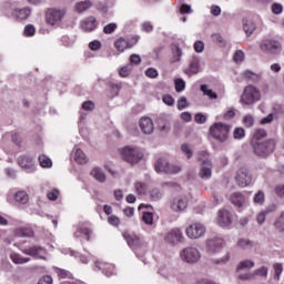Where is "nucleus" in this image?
Instances as JSON below:
<instances>
[{"mask_svg": "<svg viewBox=\"0 0 284 284\" xmlns=\"http://www.w3.org/2000/svg\"><path fill=\"white\" fill-rule=\"evenodd\" d=\"M31 12L32 11L30 10V8H22V9H17L14 14L17 19H20L21 21H23L24 19H28L30 17Z\"/></svg>", "mask_w": 284, "mask_h": 284, "instance_id": "nucleus-30", "label": "nucleus"}, {"mask_svg": "<svg viewBox=\"0 0 284 284\" xmlns=\"http://www.w3.org/2000/svg\"><path fill=\"white\" fill-rule=\"evenodd\" d=\"M36 33H37V29L34 28V26L28 24L24 27V31H23L24 37H34Z\"/></svg>", "mask_w": 284, "mask_h": 284, "instance_id": "nucleus-44", "label": "nucleus"}, {"mask_svg": "<svg viewBox=\"0 0 284 284\" xmlns=\"http://www.w3.org/2000/svg\"><path fill=\"white\" fill-rule=\"evenodd\" d=\"M82 110H85L87 112H92V110H94V102H92V101L83 102Z\"/></svg>", "mask_w": 284, "mask_h": 284, "instance_id": "nucleus-57", "label": "nucleus"}, {"mask_svg": "<svg viewBox=\"0 0 284 284\" xmlns=\"http://www.w3.org/2000/svg\"><path fill=\"white\" fill-rule=\"evenodd\" d=\"M276 227L284 230V213L280 216L278 221L275 223Z\"/></svg>", "mask_w": 284, "mask_h": 284, "instance_id": "nucleus-64", "label": "nucleus"}, {"mask_svg": "<svg viewBox=\"0 0 284 284\" xmlns=\"http://www.w3.org/2000/svg\"><path fill=\"white\" fill-rule=\"evenodd\" d=\"M114 45L116 48V50H119V52H125V50H128V48H132V44H130V41L120 38L114 42Z\"/></svg>", "mask_w": 284, "mask_h": 284, "instance_id": "nucleus-24", "label": "nucleus"}, {"mask_svg": "<svg viewBox=\"0 0 284 284\" xmlns=\"http://www.w3.org/2000/svg\"><path fill=\"white\" fill-rule=\"evenodd\" d=\"M200 90L205 97H209V99H219V94H216V92H213L212 89H209L207 84H202L200 87Z\"/></svg>", "mask_w": 284, "mask_h": 284, "instance_id": "nucleus-32", "label": "nucleus"}, {"mask_svg": "<svg viewBox=\"0 0 284 284\" xmlns=\"http://www.w3.org/2000/svg\"><path fill=\"white\" fill-rule=\"evenodd\" d=\"M143 223L146 225H153L154 224V214L152 212H144L142 216Z\"/></svg>", "mask_w": 284, "mask_h": 284, "instance_id": "nucleus-35", "label": "nucleus"}, {"mask_svg": "<svg viewBox=\"0 0 284 284\" xmlns=\"http://www.w3.org/2000/svg\"><path fill=\"white\" fill-rule=\"evenodd\" d=\"M264 202H265V193H263L262 191H258L253 197V203H255V205H263Z\"/></svg>", "mask_w": 284, "mask_h": 284, "instance_id": "nucleus-37", "label": "nucleus"}, {"mask_svg": "<svg viewBox=\"0 0 284 284\" xmlns=\"http://www.w3.org/2000/svg\"><path fill=\"white\" fill-rule=\"evenodd\" d=\"M205 232H206L205 225H203L201 222H195L189 225L185 230L186 236L193 240L205 236Z\"/></svg>", "mask_w": 284, "mask_h": 284, "instance_id": "nucleus-8", "label": "nucleus"}, {"mask_svg": "<svg viewBox=\"0 0 284 284\" xmlns=\"http://www.w3.org/2000/svg\"><path fill=\"white\" fill-rule=\"evenodd\" d=\"M55 274L59 276V278H72V273H70L67 270L59 268L57 266L53 267Z\"/></svg>", "mask_w": 284, "mask_h": 284, "instance_id": "nucleus-34", "label": "nucleus"}, {"mask_svg": "<svg viewBox=\"0 0 284 284\" xmlns=\"http://www.w3.org/2000/svg\"><path fill=\"white\" fill-rule=\"evenodd\" d=\"M74 161L79 165H85L88 163V155L81 149H77L74 153Z\"/></svg>", "mask_w": 284, "mask_h": 284, "instance_id": "nucleus-26", "label": "nucleus"}, {"mask_svg": "<svg viewBox=\"0 0 284 284\" xmlns=\"http://www.w3.org/2000/svg\"><path fill=\"white\" fill-rule=\"evenodd\" d=\"M181 57H183V51L181 50V48L175 47L173 49V63L181 61Z\"/></svg>", "mask_w": 284, "mask_h": 284, "instance_id": "nucleus-47", "label": "nucleus"}, {"mask_svg": "<svg viewBox=\"0 0 284 284\" xmlns=\"http://www.w3.org/2000/svg\"><path fill=\"white\" fill-rule=\"evenodd\" d=\"M282 49L281 42L274 39L265 38L260 43V50L268 54H278Z\"/></svg>", "mask_w": 284, "mask_h": 284, "instance_id": "nucleus-6", "label": "nucleus"}, {"mask_svg": "<svg viewBox=\"0 0 284 284\" xmlns=\"http://www.w3.org/2000/svg\"><path fill=\"white\" fill-rule=\"evenodd\" d=\"M201 59L199 57H193L189 64V68L184 70V72L192 77V74H199L201 72Z\"/></svg>", "mask_w": 284, "mask_h": 284, "instance_id": "nucleus-16", "label": "nucleus"}, {"mask_svg": "<svg viewBox=\"0 0 284 284\" xmlns=\"http://www.w3.org/2000/svg\"><path fill=\"white\" fill-rule=\"evenodd\" d=\"M97 26H99V22H97L94 17H89L81 22V28L85 32H92V30L97 29Z\"/></svg>", "mask_w": 284, "mask_h": 284, "instance_id": "nucleus-20", "label": "nucleus"}, {"mask_svg": "<svg viewBox=\"0 0 284 284\" xmlns=\"http://www.w3.org/2000/svg\"><path fill=\"white\" fill-rule=\"evenodd\" d=\"M2 141H11V143H17L18 141H21V138L14 132H8L2 136Z\"/></svg>", "mask_w": 284, "mask_h": 284, "instance_id": "nucleus-33", "label": "nucleus"}, {"mask_svg": "<svg viewBox=\"0 0 284 284\" xmlns=\"http://www.w3.org/2000/svg\"><path fill=\"white\" fill-rule=\"evenodd\" d=\"M65 17V9H48L45 13V21L49 26H61V21Z\"/></svg>", "mask_w": 284, "mask_h": 284, "instance_id": "nucleus-5", "label": "nucleus"}, {"mask_svg": "<svg viewBox=\"0 0 284 284\" xmlns=\"http://www.w3.org/2000/svg\"><path fill=\"white\" fill-rule=\"evenodd\" d=\"M93 3L90 0L78 2L75 6L77 12H85L87 10H90L92 8Z\"/></svg>", "mask_w": 284, "mask_h": 284, "instance_id": "nucleus-28", "label": "nucleus"}, {"mask_svg": "<svg viewBox=\"0 0 284 284\" xmlns=\"http://www.w3.org/2000/svg\"><path fill=\"white\" fill-rule=\"evenodd\" d=\"M119 154L122 161L130 163V165H136L145 159V151L133 145H126L119 150Z\"/></svg>", "mask_w": 284, "mask_h": 284, "instance_id": "nucleus-1", "label": "nucleus"}, {"mask_svg": "<svg viewBox=\"0 0 284 284\" xmlns=\"http://www.w3.org/2000/svg\"><path fill=\"white\" fill-rule=\"evenodd\" d=\"M272 11H273L274 14H281L283 12V4L273 3Z\"/></svg>", "mask_w": 284, "mask_h": 284, "instance_id": "nucleus-60", "label": "nucleus"}, {"mask_svg": "<svg viewBox=\"0 0 284 284\" xmlns=\"http://www.w3.org/2000/svg\"><path fill=\"white\" fill-rule=\"evenodd\" d=\"M217 223L221 227H230V224L232 223V213L225 209L220 210Z\"/></svg>", "mask_w": 284, "mask_h": 284, "instance_id": "nucleus-15", "label": "nucleus"}, {"mask_svg": "<svg viewBox=\"0 0 284 284\" xmlns=\"http://www.w3.org/2000/svg\"><path fill=\"white\" fill-rule=\"evenodd\" d=\"M165 239L169 243H183V232L179 229H173L166 234Z\"/></svg>", "mask_w": 284, "mask_h": 284, "instance_id": "nucleus-18", "label": "nucleus"}, {"mask_svg": "<svg viewBox=\"0 0 284 284\" xmlns=\"http://www.w3.org/2000/svg\"><path fill=\"white\" fill-rule=\"evenodd\" d=\"M134 189L138 194H145V192H148V184L143 182H135Z\"/></svg>", "mask_w": 284, "mask_h": 284, "instance_id": "nucleus-38", "label": "nucleus"}, {"mask_svg": "<svg viewBox=\"0 0 284 284\" xmlns=\"http://www.w3.org/2000/svg\"><path fill=\"white\" fill-rule=\"evenodd\" d=\"M231 203L236 207H243V205H245V196L241 193H234L231 195Z\"/></svg>", "mask_w": 284, "mask_h": 284, "instance_id": "nucleus-25", "label": "nucleus"}, {"mask_svg": "<svg viewBox=\"0 0 284 284\" xmlns=\"http://www.w3.org/2000/svg\"><path fill=\"white\" fill-rule=\"evenodd\" d=\"M181 151L187 159H192V146L190 144H182Z\"/></svg>", "mask_w": 284, "mask_h": 284, "instance_id": "nucleus-50", "label": "nucleus"}, {"mask_svg": "<svg viewBox=\"0 0 284 284\" xmlns=\"http://www.w3.org/2000/svg\"><path fill=\"white\" fill-rule=\"evenodd\" d=\"M52 283H53V280H52V276L50 275L42 276L38 282V284H52Z\"/></svg>", "mask_w": 284, "mask_h": 284, "instance_id": "nucleus-61", "label": "nucleus"}, {"mask_svg": "<svg viewBox=\"0 0 284 284\" xmlns=\"http://www.w3.org/2000/svg\"><path fill=\"white\" fill-rule=\"evenodd\" d=\"M151 199H153V201H159L163 199V192H161V190L159 189H153L151 191Z\"/></svg>", "mask_w": 284, "mask_h": 284, "instance_id": "nucleus-52", "label": "nucleus"}, {"mask_svg": "<svg viewBox=\"0 0 284 284\" xmlns=\"http://www.w3.org/2000/svg\"><path fill=\"white\" fill-rule=\"evenodd\" d=\"M10 258L14 265H23L26 263H30V257H23V255L17 253V252H11L10 253Z\"/></svg>", "mask_w": 284, "mask_h": 284, "instance_id": "nucleus-22", "label": "nucleus"}, {"mask_svg": "<svg viewBox=\"0 0 284 284\" xmlns=\"http://www.w3.org/2000/svg\"><path fill=\"white\" fill-rule=\"evenodd\" d=\"M109 88L114 92L115 95L121 92V88H123V84L121 82L114 83V82H109Z\"/></svg>", "mask_w": 284, "mask_h": 284, "instance_id": "nucleus-48", "label": "nucleus"}, {"mask_svg": "<svg viewBox=\"0 0 284 284\" xmlns=\"http://www.w3.org/2000/svg\"><path fill=\"white\" fill-rule=\"evenodd\" d=\"M14 201L21 203V205H26L30 201V196L26 191H19L14 194Z\"/></svg>", "mask_w": 284, "mask_h": 284, "instance_id": "nucleus-27", "label": "nucleus"}, {"mask_svg": "<svg viewBox=\"0 0 284 284\" xmlns=\"http://www.w3.org/2000/svg\"><path fill=\"white\" fill-rule=\"evenodd\" d=\"M274 272H275V275H274L275 281H280L281 274H283V264H275Z\"/></svg>", "mask_w": 284, "mask_h": 284, "instance_id": "nucleus-51", "label": "nucleus"}, {"mask_svg": "<svg viewBox=\"0 0 284 284\" xmlns=\"http://www.w3.org/2000/svg\"><path fill=\"white\" fill-rule=\"evenodd\" d=\"M170 168V162L166 159L160 158L155 162V171L159 174H168V170Z\"/></svg>", "mask_w": 284, "mask_h": 284, "instance_id": "nucleus-21", "label": "nucleus"}, {"mask_svg": "<svg viewBox=\"0 0 284 284\" xmlns=\"http://www.w3.org/2000/svg\"><path fill=\"white\" fill-rule=\"evenodd\" d=\"M90 176L94 179V181H98V183H105L108 181V174H105V171L101 166H94L90 171Z\"/></svg>", "mask_w": 284, "mask_h": 284, "instance_id": "nucleus-17", "label": "nucleus"}, {"mask_svg": "<svg viewBox=\"0 0 284 284\" xmlns=\"http://www.w3.org/2000/svg\"><path fill=\"white\" fill-rule=\"evenodd\" d=\"M267 136V132L263 129H258L255 131L253 139L254 141H261V139H265Z\"/></svg>", "mask_w": 284, "mask_h": 284, "instance_id": "nucleus-46", "label": "nucleus"}, {"mask_svg": "<svg viewBox=\"0 0 284 284\" xmlns=\"http://www.w3.org/2000/svg\"><path fill=\"white\" fill-rule=\"evenodd\" d=\"M39 163L41 168H50L52 165V160L48 158L45 154L39 156Z\"/></svg>", "mask_w": 284, "mask_h": 284, "instance_id": "nucleus-36", "label": "nucleus"}, {"mask_svg": "<svg viewBox=\"0 0 284 284\" xmlns=\"http://www.w3.org/2000/svg\"><path fill=\"white\" fill-rule=\"evenodd\" d=\"M22 254L27 256H32L33 258H41L42 261L47 260L48 251L41 246H31L22 250Z\"/></svg>", "mask_w": 284, "mask_h": 284, "instance_id": "nucleus-11", "label": "nucleus"}, {"mask_svg": "<svg viewBox=\"0 0 284 284\" xmlns=\"http://www.w3.org/2000/svg\"><path fill=\"white\" fill-rule=\"evenodd\" d=\"M262 79L261 73L250 72V81H253V83H261Z\"/></svg>", "mask_w": 284, "mask_h": 284, "instance_id": "nucleus-55", "label": "nucleus"}, {"mask_svg": "<svg viewBox=\"0 0 284 284\" xmlns=\"http://www.w3.org/2000/svg\"><path fill=\"white\" fill-rule=\"evenodd\" d=\"M230 130L232 126L230 124H225L223 122L214 123L209 131L210 136L220 143H225L230 138Z\"/></svg>", "mask_w": 284, "mask_h": 284, "instance_id": "nucleus-2", "label": "nucleus"}, {"mask_svg": "<svg viewBox=\"0 0 284 284\" xmlns=\"http://www.w3.org/2000/svg\"><path fill=\"white\" fill-rule=\"evenodd\" d=\"M250 172L247 169H241L236 176V183L240 187H247V183L250 181Z\"/></svg>", "mask_w": 284, "mask_h": 284, "instance_id": "nucleus-19", "label": "nucleus"}, {"mask_svg": "<svg viewBox=\"0 0 284 284\" xmlns=\"http://www.w3.org/2000/svg\"><path fill=\"white\" fill-rule=\"evenodd\" d=\"M185 108H190V102H187L186 97H181L178 101V110H185Z\"/></svg>", "mask_w": 284, "mask_h": 284, "instance_id": "nucleus-45", "label": "nucleus"}, {"mask_svg": "<svg viewBox=\"0 0 284 284\" xmlns=\"http://www.w3.org/2000/svg\"><path fill=\"white\" fill-rule=\"evenodd\" d=\"M125 241L130 247H139L142 243L141 239L136 235H128L125 236Z\"/></svg>", "mask_w": 284, "mask_h": 284, "instance_id": "nucleus-31", "label": "nucleus"}, {"mask_svg": "<svg viewBox=\"0 0 284 284\" xmlns=\"http://www.w3.org/2000/svg\"><path fill=\"white\" fill-rule=\"evenodd\" d=\"M233 138H234L236 141H241V139H245V129H243V128H236V129L233 131Z\"/></svg>", "mask_w": 284, "mask_h": 284, "instance_id": "nucleus-41", "label": "nucleus"}, {"mask_svg": "<svg viewBox=\"0 0 284 284\" xmlns=\"http://www.w3.org/2000/svg\"><path fill=\"white\" fill-rule=\"evenodd\" d=\"M142 30L144 32H152V30H154V26H152V22H150V21L143 22Z\"/></svg>", "mask_w": 284, "mask_h": 284, "instance_id": "nucleus-63", "label": "nucleus"}, {"mask_svg": "<svg viewBox=\"0 0 284 284\" xmlns=\"http://www.w3.org/2000/svg\"><path fill=\"white\" fill-rule=\"evenodd\" d=\"M174 85L176 92H183V90H185V82L181 78L174 80Z\"/></svg>", "mask_w": 284, "mask_h": 284, "instance_id": "nucleus-42", "label": "nucleus"}, {"mask_svg": "<svg viewBox=\"0 0 284 284\" xmlns=\"http://www.w3.org/2000/svg\"><path fill=\"white\" fill-rule=\"evenodd\" d=\"M226 245L225 240L223 237L213 236L206 240L205 251L210 256H214L216 254H221V250Z\"/></svg>", "mask_w": 284, "mask_h": 284, "instance_id": "nucleus-3", "label": "nucleus"}, {"mask_svg": "<svg viewBox=\"0 0 284 284\" xmlns=\"http://www.w3.org/2000/svg\"><path fill=\"white\" fill-rule=\"evenodd\" d=\"M197 159L202 162L200 176L204 180L212 179V161H210V154H207L205 151H202L199 153Z\"/></svg>", "mask_w": 284, "mask_h": 284, "instance_id": "nucleus-4", "label": "nucleus"}, {"mask_svg": "<svg viewBox=\"0 0 284 284\" xmlns=\"http://www.w3.org/2000/svg\"><path fill=\"white\" fill-rule=\"evenodd\" d=\"M253 278L254 276H260L261 278H267V267L262 266L254 271V273L251 275Z\"/></svg>", "mask_w": 284, "mask_h": 284, "instance_id": "nucleus-39", "label": "nucleus"}, {"mask_svg": "<svg viewBox=\"0 0 284 284\" xmlns=\"http://www.w3.org/2000/svg\"><path fill=\"white\" fill-rule=\"evenodd\" d=\"M139 126L143 134H152L154 132V121L150 116H143L139 121Z\"/></svg>", "mask_w": 284, "mask_h": 284, "instance_id": "nucleus-13", "label": "nucleus"}, {"mask_svg": "<svg viewBox=\"0 0 284 284\" xmlns=\"http://www.w3.org/2000/svg\"><path fill=\"white\" fill-rule=\"evenodd\" d=\"M232 257V253L226 251L222 257L213 260L214 265H227L230 263V258Z\"/></svg>", "mask_w": 284, "mask_h": 284, "instance_id": "nucleus-29", "label": "nucleus"}, {"mask_svg": "<svg viewBox=\"0 0 284 284\" xmlns=\"http://www.w3.org/2000/svg\"><path fill=\"white\" fill-rule=\"evenodd\" d=\"M18 163L22 170H28L29 172H36L34 158L30 155H22L18 159Z\"/></svg>", "mask_w": 284, "mask_h": 284, "instance_id": "nucleus-14", "label": "nucleus"}, {"mask_svg": "<svg viewBox=\"0 0 284 284\" xmlns=\"http://www.w3.org/2000/svg\"><path fill=\"white\" fill-rule=\"evenodd\" d=\"M162 101L165 103V105H174V98H172L170 94L163 95Z\"/></svg>", "mask_w": 284, "mask_h": 284, "instance_id": "nucleus-59", "label": "nucleus"}, {"mask_svg": "<svg viewBox=\"0 0 284 284\" xmlns=\"http://www.w3.org/2000/svg\"><path fill=\"white\" fill-rule=\"evenodd\" d=\"M145 75L149 77V79H156L159 77V71L154 68H149L145 70Z\"/></svg>", "mask_w": 284, "mask_h": 284, "instance_id": "nucleus-53", "label": "nucleus"}, {"mask_svg": "<svg viewBox=\"0 0 284 284\" xmlns=\"http://www.w3.org/2000/svg\"><path fill=\"white\" fill-rule=\"evenodd\" d=\"M236 278L240 283L250 281V260H243L236 265Z\"/></svg>", "mask_w": 284, "mask_h": 284, "instance_id": "nucleus-10", "label": "nucleus"}, {"mask_svg": "<svg viewBox=\"0 0 284 284\" xmlns=\"http://www.w3.org/2000/svg\"><path fill=\"white\" fill-rule=\"evenodd\" d=\"M183 168L179 164H169V169L166 171V174H179Z\"/></svg>", "mask_w": 284, "mask_h": 284, "instance_id": "nucleus-43", "label": "nucleus"}, {"mask_svg": "<svg viewBox=\"0 0 284 284\" xmlns=\"http://www.w3.org/2000/svg\"><path fill=\"white\" fill-rule=\"evenodd\" d=\"M119 74L122 77V79L130 77V67H122L119 71Z\"/></svg>", "mask_w": 284, "mask_h": 284, "instance_id": "nucleus-62", "label": "nucleus"}, {"mask_svg": "<svg viewBox=\"0 0 284 284\" xmlns=\"http://www.w3.org/2000/svg\"><path fill=\"white\" fill-rule=\"evenodd\" d=\"M262 94L261 89L251 85L250 87V103H258L261 101Z\"/></svg>", "mask_w": 284, "mask_h": 284, "instance_id": "nucleus-23", "label": "nucleus"}, {"mask_svg": "<svg viewBox=\"0 0 284 284\" xmlns=\"http://www.w3.org/2000/svg\"><path fill=\"white\" fill-rule=\"evenodd\" d=\"M187 205H190V197H187V195H178L170 202L171 210L178 214L185 212L187 210Z\"/></svg>", "mask_w": 284, "mask_h": 284, "instance_id": "nucleus-7", "label": "nucleus"}, {"mask_svg": "<svg viewBox=\"0 0 284 284\" xmlns=\"http://www.w3.org/2000/svg\"><path fill=\"white\" fill-rule=\"evenodd\" d=\"M207 116L203 115V113H196L195 114V123H200L201 125L203 123H206Z\"/></svg>", "mask_w": 284, "mask_h": 284, "instance_id": "nucleus-58", "label": "nucleus"}, {"mask_svg": "<svg viewBox=\"0 0 284 284\" xmlns=\"http://www.w3.org/2000/svg\"><path fill=\"white\" fill-rule=\"evenodd\" d=\"M212 40L215 42V43H219V45H225V40L223 39V36L220 34V33H213L212 34Z\"/></svg>", "mask_w": 284, "mask_h": 284, "instance_id": "nucleus-54", "label": "nucleus"}, {"mask_svg": "<svg viewBox=\"0 0 284 284\" xmlns=\"http://www.w3.org/2000/svg\"><path fill=\"white\" fill-rule=\"evenodd\" d=\"M182 261L185 263L194 264L201 261V252L196 247H186L180 254Z\"/></svg>", "mask_w": 284, "mask_h": 284, "instance_id": "nucleus-9", "label": "nucleus"}, {"mask_svg": "<svg viewBox=\"0 0 284 284\" xmlns=\"http://www.w3.org/2000/svg\"><path fill=\"white\" fill-rule=\"evenodd\" d=\"M194 50L195 52H199V53L203 52L205 50V43L201 40L195 41Z\"/></svg>", "mask_w": 284, "mask_h": 284, "instance_id": "nucleus-56", "label": "nucleus"}, {"mask_svg": "<svg viewBox=\"0 0 284 284\" xmlns=\"http://www.w3.org/2000/svg\"><path fill=\"white\" fill-rule=\"evenodd\" d=\"M116 28H118L116 23L111 22L103 27V32H104V34H112V32H114V30H116Z\"/></svg>", "mask_w": 284, "mask_h": 284, "instance_id": "nucleus-49", "label": "nucleus"}, {"mask_svg": "<svg viewBox=\"0 0 284 284\" xmlns=\"http://www.w3.org/2000/svg\"><path fill=\"white\" fill-rule=\"evenodd\" d=\"M253 150L258 156H267V154L274 152V143H255Z\"/></svg>", "mask_w": 284, "mask_h": 284, "instance_id": "nucleus-12", "label": "nucleus"}, {"mask_svg": "<svg viewBox=\"0 0 284 284\" xmlns=\"http://www.w3.org/2000/svg\"><path fill=\"white\" fill-rule=\"evenodd\" d=\"M250 87H245L244 92L241 97L240 103L242 105H250V92H248Z\"/></svg>", "mask_w": 284, "mask_h": 284, "instance_id": "nucleus-40", "label": "nucleus"}]
</instances>
